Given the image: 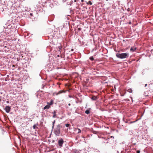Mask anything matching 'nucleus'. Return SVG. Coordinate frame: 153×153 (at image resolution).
I'll return each mask as SVG.
<instances>
[{"mask_svg": "<svg viewBox=\"0 0 153 153\" xmlns=\"http://www.w3.org/2000/svg\"><path fill=\"white\" fill-rule=\"evenodd\" d=\"M83 1H84V0H81V1H82V2H83Z\"/></svg>", "mask_w": 153, "mask_h": 153, "instance_id": "obj_28", "label": "nucleus"}, {"mask_svg": "<svg viewBox=\"0 0 153 153\" xmlns=\"http://www.w3.org/2000/svg\"><path fill=\"white\" fill-rule=\"evenodd\" d=\"M85 113L87 114H89V113H90L89 110H87L86 111H85Z\"/></svg>", "mask_w": 153, "mask_h": 153, "instance_id": "obj_13", "label": "nucleus"}, {"mask_svg": "<svg viewBox=\"0 0 153 153\" xmlns=\"http://www.w3.org/2000/svg\"><path fill=\"white\" fill-rule=\"evenodd\" d=\"M89 3H90V4H92V3H91V1H89Z\"/></svg>", "mask_w": 153, "mask_h": 153, "instance_id": "obj_23", "label": "nucleus"}, {"mask_svg": "<svg viewBox=\"0 0 153 153\" xmlns=\"http://www.w3.org/2000/svg\"><path fill=\"white\" fill-rule=\"evenodd\" d=\"M90 59L91 61H93L94 60V59L93 58V56H91L90 57Z\"/></svg>", "mask_w": 153, "mask_h": 153, "instance_id": "obj_15", "label": "nucleus"}, {"mask_svg": "<svg viewBox=\"0 0 153 153\" xmlns=\"http://www.w3.org/2000/svg\"><path fill=\"white\" fill-rule=\"evenodd\" d=\"M136 48L132 47L131 48L130 50L131 52H134L136 50Z\"/></svg>", "mask_w": 153, "mask_h": 153, "instance_id": "obj_8", "label": "nucleus"}, {"mask_svg": "<svg viewBox=\"0 0 153 153\" xmlns=\"http://www.w3.org/2000/svg\"><path fill=\"white\" fill-rule=\"evenodd\" d=\"M56 111H53V117L54 118L55 117V116H56Z\"/></svg>", "mask_w": 153, "mask_h": 153, "instance_id": "obj_12", "label": "nucleus"}, {"mask_svg": "<svg viewBox=\"0 0 153 153\" xmlns=\"http://www.w3.org/2000/svg\"><path fill=\"white\" fill-rule=\"evenodd\" d=\"M116 56L117 57L121 59L127 58L129 56V54L128 53H123L120 54L117 53Z\"/></svg>", "mask_w": 153, "mask_h": 153, "instance_id": "obj_1", "label": "nucleus"}, {"mask_svg": "<svg viewBox=\"0 0 153 153\" xmlns=\"http://www.w3.org/2000/svg\"><path fill=\"white\" fill-rule=\"evenodd\" d=\"M53 103V100H51V102H47V104L50 106L52 105Z\"/></svg>", "mask_w": 153, "mask_h": 153, "instance_id": "obj_7", "label": "nucleus"}, {"mask_svg": "<svg viewBox=\"0 0 153 153\" xmlns=\"http://www.w3.org/2000/svg\"><path fill=\"white\" fill-rule=\"evenodd\" d=\"M117 152L118 153H119V152H118V151H117Z\"/></svg>", "mask_w": 153, "mask_h": 153, "instance_id": "obj_30", "label": "nucleus"}, {"mask_svg": "<svg viewBox=\"0 0 153 153\" xmlns=\"http://www.w3.org/2000/svg\"><path fill=\"white\" fill-rule=\"evenodd\" d=\"M78 133H80L81 132V130L79 128H78Z\"/></svg>", "mask_w": 153, "mask_h": 153, "instance_id": "obj_19", "label": "nucleus"}, {"mask_svg": "<svg viewBox=\"0 0 153 153\" xmlns=\"http://www.w3.org/2000/svg\"><path fill=\"white\" fill-rule=\"evenodd\" d=\"M74 153H80L79 151H76L73 152Z\"/></svg>", "mask_w": 153, "mask_h": 153, "instance_id": "obj_17", "label": "nucleus"}, {"mask_svg": "<svg viewBox=\"0 0 153 153\" xmlns=\"http://www.w3.org/2000/svg\"><path fill=\"white\" fill-rule=\"evenodd\" d=\"M101 142L102 143H108V141L107 140V139L104 138L103 137H102Z\"/></svg>", "mask_w": 153, "mask_h": 153, "instance_id": "obj_6", "label": "nucleus"}, {"mask_svg": "<svg viewBox=\"0 0 153 153\" xmlns=\"http://www.w3.org/2000/svg\"><path fill=\"white\" fill-rule=\"evenodd\" d=\"M5 110L7 113H8L11 110V108L9 106H6L5 108Z\"/></svg>", "mask_w": 153, "mask_h": 153, "instance_id": "obj_4", "label": "nucleus"}, {"mask_svg": "<svg viewBox=\"0 0 153 153\" xmlns=\"http://www.w3.org/2000/svg\"><path fill=\"white\" fill-rule=\"evenodd\" d=\"M64 142V141L62 138L60 139L58 141V143L59 146L62 147V146Z\"/></svg>", "mask_w": 153, "mask_h": 153, "instance_id": "obj_3", "label": "nucleus"}, {"mask_svg": "<svg viewBox=\"0 0 153 153\" xmlns=\"http://www.w3.org/2000/svg\"><path fill=\"white\" fill-rule=\"evenodd\" d=\"M55 122V120H54V121L53 122V126H54V124Z\"/></svg>", "mask_w": 153, "mask_h": 153, "instance_id": "obj_21", "label": "nucleus"}, {"mask_svg": "<svg viewBox=\"0 0 153 153\" xmlns=\"http://www.w3.org/2000/svg\"><path fill=\"white\" fill-rule=\"evenodd\" d=\"M65 126L67 127H69L71 126V125L70 124L68 123V124H65Z\"/></svg>", "mask_w": 153, "mask_h": 153, "instance_id": "obj_16", "label": "nucleus"}, {"mask_svg": "<svg viewBox=\"0 0 153 153\" xmlns=\"http://www.w3.org/2000/svg\"><path fill=\"white\" fill-rule=\"evenodd\" d=\"M147 85V84H146L145 85V87Z\"/></svg>", "mask_w": 153, "mask_h": 153, "instance_id": "obj_27", "label": "nucleus"}, {"mask_svg": "<svg viewBox=\"0 0 153 153\" xmlns=\"http://www.w3.org/2000/svg\"><path fill=\"white\" fill-rule=\"evenodd\" d=\"M96 76V77H97V76Z\"/></svg>", "mask_w": 153, "mask_h": 153, "instance_id": "obj_31", "label": "nucleus"}, {"mask_svg": "<svg viewBox=\"0 0 153 153\" xmlns=\"http://www.w3.org/2000/svg\"><path fill=\"white\" fill-rule=\"evenodd\" d=\"M79 30H81V29L80 28H79L78 29Z\"/></svg>", "mask_w": 153, "mask_h": 153, "instance_id": "obj_26", "label": "nucleus"}, {"mask_svg": "<svg viewBox=\"0 0 153 153\" xmlns=\"http://www.w3.org/2000/svg\"><path fill=\"white\" fill-rule=\"evenodd\" d=\"M71 105V104H70V103H69V104H68V105Z\"/></svg>", "mask_w": 153, "mask_h": 153, "instance_id": "obj_29", "label": "nucleus"}, {"mask_svg": "<svg viewBox=\"0 0 153 153\" xmlns=\"http://www.w3.org/2000/svg\"><path fill=\"white\" fill-rule=\"evenodd\" d=\"M33 128L34 129H35L36 131V129L37 128H38L36 126V125H34L33 126Z\"/></svg>", "mask_w": 153, "mask_h": 153, "instance_id": "obj_11", "label": "nucleus"}, {"mask_svg": "<svg viewBox=\"0 0 153 153\" xmlns=\"http://www.w3.org/2000/svg\"><path fill=\"white\" fill-rule=\"evenodd\" d=\"M54 126H53V125L52 126V128H53Z\"/></svg>", "mask_w": 153, "mask_h": 153, "instance_id": "obj_25", "label": "nucleus"}, {"mask_svg": "<svg viewBox=\"0 0 153 153\" xmlns=\"http://www.w3.org/2000/svg\"><path fill=\"white\" fill-rule=\"evenodd\" d=\"M50 108V106L47 105L44 107V109L45 110L46 109H49Z\"/></svg>", "mask_w": 153, "mask_h": 153, "instance_id": "obj_9", "label": "nucleus"}, {"mask_svg": "<svg viewBox=\"0 0 153 153\" xmlns=\"http://www.w3.org/2000/svg\"><path fill=\"white\" fill-rule=\"evenodd\" d=\"M108 0H106V1H108Z\"/></svg>", "mask_w": 153, "mask_h": 153, "instance_id": "obj_32", "label": "nucleus"}, {"mask_svg": "<svg viewBox=\"0 0 153 153\" xmlns=\"http://www.w3.org/2000/svg\"><path fill=\"white\" fill-rule=\"evenodd\" d=\"M98 137L100 138L99 136H98Z\"/></svg>", "mask_w": 153, "mask_h": 153, "instance_id": "obj_33", "label": "nucleus"}, {"mask_svg": "<svg viewBox=\"0 0 153 153\" xmlns=\"http://www.w3.org/2000/svg\"><path fill=\"white\" fill-rule=\"evenodd\" d=\"M127 91L129 93H131L132 92V90L131 88H129L128 89Z\"/></svg>", "mask_w": 153, "mask_h": 153, "instance_id": "obj_14", "label": "nucleus"}, {"mask_svg": "<svg viewBox=\"0 0 153 153\" xmlns=\"http://www.w3.org/2000/svg\"><path fill=\"white\" fill-rule=\"evenodd\" d=\"M140 151H137V153H140Z\"/></svg>", "mask_w": 153, "mask_h": 153, "instance_id": "obj_22", "label": "nucleus"}, {"mask_svg": "<svg viewBox=\"0 0 153 153\" xmlns=\"http://www.w3.org/2000/svg\"><path fill=\"white\" fill-rule=\"evenodd\" d=\"M92 98L93 100H95L96 99V97H95V96L93 97H92Z\"/></svg>", "mask_w": 153, "mask_h": 153, "instance_id": "obj_18", "label": "nucleus"}, {"mask_svg": "<svg viewBox=\"0 0 153 153\" xmlns=\"http://www.w3.org/2000/svg\"><path fill=\"white\" fill-rule=\"evenodd\" d=\"M61 127L60 124L58 125L54 131V132L56 135L59 136L60 134V129Z\"/></svg>", "mask_w": 153, "mask_h": 153, "instance_id": "obj_2", "label": "nucleus"}, {"mask_svg": "<svg viewBox=\"0 0 153 153\" xmlns=\"http://www.w3.org/2000/svg\"><path fill=\"white\" fill-rule=\"evenodd\" d=\"M65 91H63V90H61L59 91L57 93V92H55L54 93H53V95H58V94H61L63 92L64 93H65Z\"/></svg>", "mask_w": 153, "mask_h": 153, "instance_id": "obj_5", "label": "nucleus"}, {"mask_svg": "<svg viewBox=\"0 0 153 153\" xmlns=\"http://www.w3.org/2000/svg\"><path fill=\"white\" fill-rule=\"evenodd\" d=\"M62 48V47L60 45H59V46H58V48L57 50L59 51H61V50Z\"/></svg>", "mask_w": 153, "mask_h": 153, "instance_id": "obj_10", "label": "nucleus"}, {"mask_svg": "<svg viewBox=\"0 0 153 153\" xmlns=\"http://www.w3.org/2000/svg\"><path fill=\"white\" fill-rule=\"evenodd\" d=\"M74 51V49H71V51Z\"/></svg>", "mask_w": 153, "mask_h": 153, "instance_id": "obj_24", "label": "nucleus"}, {"mask_svg": "<svg viewBox=\"0 0 153 153\" xmlns=\"http://www.w3.org/2000/svg\"><path fill=\"white\" fill-rule=\"evenodd\" d=\"M50 6L51 7H53V5L52 4H50Z\"/></svg>", "mask_w": 153, "mask_h": 153, "instance_id": "obj_20", "label": "nucleus"}]
</instances>
